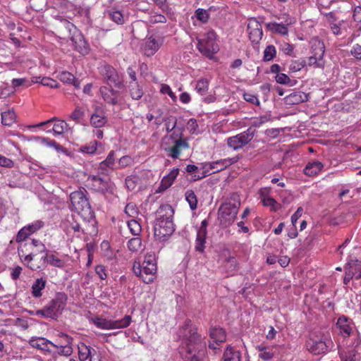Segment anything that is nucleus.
<instances>
[{
	"mask_svg": "<svg viewBox=\"0 0 361 361\" xmlns=\"http://www.w3.org/2000/svg\"><path fill=\"white\" fill-rule=\"evenodd\" d=\"M160 92L163 94L169 95L173 102L176 101L177 97L169 85L161 84L160 86Z\"/></svg>",
	"mask_w": 361,
	"mask_h": 361,
	"instance_id": "864d4df0",
	"label": "nucleus"
},
{
	"mask_svg": "<svg viewBox=\"0 0 361 361\" xmlns=\"http://www.w3.org/2000/svg\"><path fill=\"white\" fill-rule=\"evenodd\" d=\"M207 235L204 231L197 232L195 239V251L203 253L205 249Z\"/></svg>",
	"mask_w": 361,
	"mask_h": 361,
	"instance_id": "f704fd0d",
	"label": "nucleus"
},
{
	"mask_svg": "<svg viewBox=\"0 0 361 361\" xmlns=\"http://www.w3.org/2000/svg\"><path fill=\"white\" fill-rule=\"evenodd\" d=\"M224 361H240V353L232 348H227L224 354Z\"/></svg>",
	"mask_w": 361,
	"mask_h": 361,
	"instance_id": "ea45409f",
	"label": "nucleus"
},
{
	"mask_svg": "<svg viewBox=\"0 0 361 361\" xmlns=\"http://www.w3.org/2000/svg\"><path fill=\"white\" fill-rule=\"evenodd\" d=\"M255 132L252 128H248L235 136L227 139V145L233 150L243 148L248 144L254 137Z\"/></svg>",
	"mask_w": 361,
	"mask_h": 361,
	"instance_id": "f8f14e48",
	"label": "nucleus"
},
{
	"mask_svg": "<svg viewBox=\"0 0 361 361\" xmlns=\"http://www.w3.org/2000/svg\"><path fill=\"white\" fill-rule=\"evenodd\" d=\"M353 18L355 23L354 27L361 32V7L357 6L353 11Z\"/></svg>",
	"mask_w": 361,
	"mask_h": 361,
	"instance_id": "de8ad7c7",
	"label": "nucleus"
},
{
	"mask_svg": "<svg viewBox=\"0 0 361 361\" xmlns=\"http://www.w3.org/2000/svg\"><path fill=\"white\" fill-rule=\"evenodd\" d=\"M106 14L111 20L118 25H122L125 22V16L121 11L111 8L106 12Z\"/></svg>",
	"mask_w": 361,
	"mask_h": 361,
	"instance_id": "c9c22d12",
	"label": "nucleus"
},
{
	"mask_svg": "<svg viewBox=\"0 0 361 361\" xmlns=\"http://www.w3.org/2000/svg\"><path fill=\"white\" fill-rule=\"evenodd\" d=\"M166 17L161 14H154L149 18V22L151 23H166Z\"/></svg>",
	"mask_w": 361,
	"mask_h": 361,
	"instance_id": "774afa93",
	"label": "nucleus"
},
{
	"mask_svg": "<svg viewBox=\"0 0 361 361\" xmlns=\"http://www.w3.org/2000/svg\"><path fill=\"white\" fill-rule=\"evenodd\" d=\"M129 91L133 99H140L143 95V91L137 82H130Z\"/></svg>",
	"mask_w": 361,
	"mask_h": 361,
	"instance_id": "4c0bfd02",
	"label": "nucleus"
},
{
	"mask_svg": "<svg viewBox=\"0 0 361 361\" xmlns=\"http://www.w3.org/2000/svg\"><path fill=\"white\" fill-rule=\"evenodd\" d=\"M133 161V160L131 157L123 156L121 158H120L118 161V164L121 168H124L132 164Z\"/></svg>",
	"mask_w": 361,
	"mask_h": 361,
	"instance_id": "338daca9",
	"label": "nucleus"
},
{
	"mask_svg": "<svg viewBox=\"0 0 361 361\" xmlns=\"http://www.w3.org/2000/svg\"><path fill=\"white\" fill-rule=\"evenodd\" d=\"M275 80L279 84L293 85V84L291 83L290 79L285 73H280L276 74V75L275 77Z\"/></svg>",
	"mask_w": 361,
	"mask_h": 361,
	"instance_id": "4d7b16f0",
	"label": "nucleus"
},
{
	"mask_svg": "<svg viewBox=\"0 0 361 361\" xmlns=\"http://www.w3.org/2000/svg\"><path fill=\"white\" fill-rule=\"evenodd\" d=\"M187 130L192 134L197 133L198 124L195 118H190L186 126Z\"/></svg>",
	"mask_w": 361,
	"mask_h": 361,
	"instance_id": "13d9d810",
	"label": "nucleus"
},
{
	"mask_svg": "<svg viewBox=\"0 0 361 361\" xmlns=\"http://www.w3.org/2000/svg\"><path fill=\"white\" fill-rule=\"evenodd\" d=\"M78 357L80 361H86L90 358V361L91 360V355L92 351H94L90 346L85 345L83 343H80L78 344Z\"/></svg>",
	"mask_w": 361,
	"mask_h": 361,
	"instance_id": "473e14b6",
	"label": "nucleus"
},
{
	"mask_svg": "<svg viewBox=\"0 0 361 361\" xmlns=\"http://www.w3.org/2000/svg\"><path fill=\"white\" fill-rule=\"evenodd\" d=\"M71 208L82 216H89L92 214V209L87 197V191L79 190L70 195Z\"/></svg>",
	"mask_w": 361,
	"mask_h": 361,
	"instance_id": "6e6552de",
	"label": "nucleus"
},
{
	"mask_svg": "<svg viewBox=\"0 0 361 361\" xmlns=\"http://www.w3.org/2000/svg\"><path fill=\"white\" fill-rule=\"evenodd\" d=\"M54 122L52 126V131L54 135H61L66 130H67L68 125L63 120H56L55 118L47 121L45 122L40 123L38 126H49L51 125V123Z\"/></svg>",
	"mask_w": 361,
	"mask_h": 361,
	"instance_id": "bb28decb",
	"label": "nucleus"
},
{
	"mask_svg": "<svg viewBox=\"0 0 361 361\" xmlns=\"http://www.w3.org/2000/svg\"><path fill=\"white\" fill-rule=\"evenodd\" d=\"M345 274L343 279V282L345 284H348L351 279L353 278L355 279H359L360 278V274H358V272H355L352 270V269H345Z\"/></svg>",
	"mask_w": 361,
	"mask_h": 361,
	"instance_id": "603ef678",
	"label": "nucleus"
},
{
	"mask_svg": "<svg viewBox=\"0 0 361 361\" xmlns=\"http://www.w3.org/2000/svg\"><path fill=\"white\" fill-rule=\"evenodd\" d=\"M243 98L246 102H250L251 104H256L257 106H259V104H260V102H259L258 98L257 97L256 95H255L253 94L247 93V92L244 93Z\"/></svg>",
	"mask_w": 361,
	"mask_h": 361,
	"instance_id": "052dcab7",
	"label": "nucleus"
},
{
	"mask_svg": "<svg viewBox=\"0 0 361 361\" xmlns=\"http://www.w3.org/2000/svg\"><path fill=\"white\" fill-rule=\"evenodd\" d=\"M133 269L135 274L139 276L144 283L153 282L157 271L155 252L152 251L147 252L142 264H141L140 262H135Z\"/></svg>",
	"mask_w": 361,
	"mask_h": 361,
	"instance_id": "7ed1b4c3",
	"label": "nucleus"
},
{
	"mask_svg": "<svg viewBox=\"0 0 361 361\" xmlns=\"http://www.w3.org/2000/svg\"><path fill=\"white\" fill-rule=\"evenodd\" d=\"M40 83L51 88L59 87V83L56 80L47 77H43L40 80Z\"/></svg>",
	"mask_w": 361,
	"mask_h": 361,
	"instance_id": "bf43d9fd",
	"label": "nucleus"
},
{
	"mask_svg": "<svg viewBox=\"0 0 361 361\" xmlns=\"http://www.w3.org/2000/svg\"><path fill=\"white\" fill-rule=\"evenodd\" d=\"M85 116V111L82 107H76L73 113L70 115V118L74 121L79 123Z\"/></svg>",
	"mask_w": 361,
	"mask_h": 361,
	"instance_id": "3c124183",
	"label": "nucleus"
},
{
	"mask_svg": "<svg viewBox=\"0 0 361 361\" xmlns=\"http://www.w3.org/2000/svg\"><path fill=\"white\" fill-rule=\"evenodd\" d=\"M324 164L319 161H309L303 169L305 175L309 177L317 176L323 169Z\"/></svg>",
	"mask_w": 361,
	"mask_h": 361,
	"instance_id": "393cba45",
	"label": "nucleus"
},
{
	"mask_svg": "<svg viewBox=\"0 0 361 361\" xmlns=\"http://www.w3.org/2000/svg\"><path fill=\"white\" fill-rule=\"evenodd\" d=\"M90 321L97 328L104 330H111L117 329H123L128 327L131 322V317L126 315L121 319L111 320L100 317H92Z\"/></svg>",
	"mask_w": 361,
	"mask_h": 361,
	"instance_id": "9d476101",
	"label": "nucleus"
},
{
	"mask_svg": "<svg viewBox=\"0 0 361 361\" xmlns=\"http://www.w3.org/2000/svg\"><path fill=\"white\" fill-rule=\"evenodd\" d=\"M47 285V280L43 277L35 280L31 286V295L34 298H39L43 295V291Z\"/></svg>",
	"mask_w": 361,
	"mask_h": 361,
	"instance_id": "c85d7f7f",
	"label": "nucleus"
},
{
	"mask_svg": "<svg viewBox=\"0 0 361 361\" xmlns=\"http://www.w3.org/2000/svg\"><path fill=\"white\" fill-rule=\"evenodd\" d=\"M128 247L130 251L137 252L142 250V240L140 238H133L128 242Z\"/></svg>",
	"mask_w": 361,
	"mask_h": 361,
	"instance_id": "c03bdc74",
	"label": "nucleus"
},
{
	"mask_svg": "<svg viewBox=\"0 0 361 361\" xmlns=\"http://www.w3.org/2000/svg\"><path fill=\"white\" fill-rule=\"evenodd\" d=\"M124 213L128 217L136 219L139 215V210L136 204L133 202H130L126 204L124 209Z\"/></svg>",
	"mask_w": 361,
	"mask_h": 361,
	"instance_id": "79ce46f5",
	"label": "nucleus"
},
{
	"mask_svg": "<svg viewBox=\"0 0 361 361\" xmlns=\"http://www.w3.org/2000/svg\"><path fill=\"white\" fill-rule=\"evenodd\" d=\"M360 345L356 346V341H353V345L340 350V357L343 361H355L357 351L360 350Z\"/></svg>",
	"mask_w": 361,
	"mask_h": 361,
	"instance_id": "5701e85b",
	"label": "nucleus"
},
{
	"mask_svg": "<svg viewBox=\"0 0 361 361\" xmlns=\"http://www.w3.org/2000/svg\"><path fill=\"white\" fill-rule=\"evenodd\" d=\"M262 202L264 207H270L273 212H276L280 208V204L271 197H266Z\"/></svg>",
	"mask_w": 361,
	"mask_h": 361,
	"instance_id": "09e8293b",
	"label": "nucleus"
},
{
	"mask_svg": "<svg viewBox=\"0 0 361 361\" xmlns=\"http://www.w3.org/2000/svg\"><path fill=\"white\" fill-rule=\"evenodd\" d=\"M115 166V152L111 151L105 160L99 164V170L102 173H108L109 171L113 170Z\"/></svg>",
	"mask_w": 361,
	"mask_h": 361,
	"instance_id": "c756f323",
	"label": "nucleus"
},
{
	"mask_svg": "<svg viewBox=\"0 0 361 361\" xmlns=\"http://www.w3.org/2000/svg\"><path fill=\"white\" fill-rule=\"evenodd\" d=\"M95 272L101 280H106L107 278L106 271L103 265H97L95 267Z\"/></svg>",
	"mask_w": 361,
	"mask_h": 361,
	"instance_id": "0e129e2a",
	"label": "nucleus"
},
{
	"mask_svg": "<svg viewBox=\"0 0 361 361\" xmlns=\"http://www.w3.org/2000/svg\"><path fill=\"white\" fill-rule=\"evenodd\" d=\"M247 32L250 39L252 42H258L263 35L262 26L255 19L250 20L247 25Z\"/></svg>",
	"mask_w": 361,
	"mask_h": 361,
	"instance_id": "412c9836",
	"label": "nucleus"
},
{
	"mask_svg": "<svg viewBox=\"0 0 361 361\" xmlns=\"http://www.w3.org/2000/svg\"><path fill=\"white\" fill-rule=\"evenodd\" d=\"M209 89V81L206 78L199 80L195 85V90L200 95H205Z\"/></svg>",
	"mask_w": 361,
	"mask_h": 361,
	"instance_id": "37998d69",
	"label": "nucleus"
},
{
	"mask_svg": "<svg viewBox=\"0 0 361 361\" xmlns=\"http://www.w3.org/2000/svg\"><path fill=\"white\" fill-rule=\"evenodd\" d=\"M195 15L197 19L203 23H206L210 16L209 12L203 8H197L195 12Z\"/></svg>",
	"mask_w": 361,
	"mask_h": 361,
	"instance_id": "8fccbe9b",
	"label": "nucleus"
},
{
	"mask_svg": "<svg viewBox=\"0 0 361 361\" xmlns=\"http://www.w3.org/2000/svg\"><path fill=\"white\" fill-rule=\"evenodd\" d=\"M313 55L310 56L307 63L314 68H323L324 66V54L325 47L322 42L316 40L312 45Z\"/></svg>",
	"mask_w": 361,
	"mask_h": 361,
	"instance_id": "ddd939ff",
	"label": "nucleus"
},
{
	"mask_svg": "<svg viewBox=\"0 0 361 361\" xmlns=\"http://www.w3.org/2000/svg\"><path fill=\"white\" fill-rule=\"evenodd\" d=\"M304 67V64L302 62L293 61H291L288 66V69L291 72H297L300 71Z\"/></svg>",
	"mask_w": 361,
	"mask_h": 361,
	"instance_id": "69168bd1",
	"label": "nucleus"
},
{
	"mask_svg": "<svg viewBox=\"0 0 361 361\" xmlns=\"http://www.w3.org/2000/svg\"><path fill=\"white\" fill-rule=\"evenodd\" d=\"M174 212L170 205L161 207L157 212L154 231V236L159 240H164L175 231L173 222Z\"/></svg>",
	"mask_w": 361,
	"mask_h": 361,
	"instance_id": "f03ea898",
	"label": "nucleus"
},
{
	"mask_svg": "<svg viewBox=\"0 0 361 361\" xmlns=\"http://www.w3.org/2000/svg\"><path fill=\"white\" fill-rule=\"evenodd\" d=\"M161 146L166 155L174 159L179 158L183 149L189 147L188 141L175 133L164 136Z\"/></svg>",
	"mask_w": 361,
	"mask_h": 361,
	"instance_id": "39448f33",
	"label": "nucleus"
},
{
	"mask_svg": "<svg viewBox=\"0 0 361 361\" xmlns=\"http://www.w3.org/2000/svg\"><path fill=\"white\" fill-rule=\"evenodd\" d=\"M16 115L13 110H8L1 113V123L4 126H11L16 122Z\"/></svg>",
	"mask_w": 361,
	"mask_h": 361,
	"instance_id": "e433bc0d",
	"label": "nucleus"
},
{
	"mask_svg": "<svg viewBox=\"0 0 361 361\" xmlns=\"http://www.w3.org/2000/svg\"><path fill=\"white\" fill-rule=\"evenodd\" d=\"M88 181L91 184L92 188L101 192H113L114 190V183L109 179H103L100 177L92 176H90Z\"/></svg>",
	"mask_w": 361,
	"mask_h": 361,
	"instance_id": "dca6fc26",
	"label": "nucleus"
},
{
	"mask_svg": "<svg viewBox=\"0 0 361 361\" xmlns=\"http://www.w3.org/2000/svg\"><path fill=\"white\" fill-rule=\"evenodd\" d=\"M127 223L130 233L134 235H139L142 231L140 224L135 219L128 220Z\"/></svg>",
	"mask_w": 361,
	"mask_h": 361,
	"instance_id": "a18cd8bd",
	"label": "nucleus"
},
{
	"mask_svg": "<svg viewBox=\"0 0 361 361\" xmlns=\"http://www.w3.org/2000/svg\"><path fill=\"white\" fill-rule=\"evenodd\" d=\"M256 349L257 350L259 354L258 357L264 360L268 361L273 358L274 353L271 347L267 346L264 344H259L256 346Z\"/></svg>",
	"mask_w": 361,
	"mask_h": 361,
	"instance_id": "2f4dec72",
	"label": "nucleus"
},
{
	"mask_svg": "<svg viewBox=\"0 0 361 361\" xmlns=\"http://www.w3.org/2000/svg\"><path fill=\"white\" fill-rule=\"evenodd\" d=\"M66 306V298L63 295L56 297L52 300L47 305V307L51 314V319L56 318L62 312Z\"/></svg>",
	"mask_w": 361,
	"mask_h": 361,
	"instance_id": "a211bd4d",
	"label": "nucleus"
},
{
	"mask_svg": "<svg viewBox=\"0 0 361 361\" xmlns=\"http://www.w3.org/2000/svg\"><path fill=\"white\" fill-rule=\"evenodd\" d=\"M43 226H44L43 221H42L40 220H37L27 226H24V228L26 230H28V231L30 232V233L32 234V233L36 232L37 231H38L39 229H40Z\"/></svg>",
	"mask_w": 361,
	"mask_h": 361,
	"instance_id": "5fc2aeb1",
	"label": "nucleus"
},
{
	"mask_svg": "<svg viewBox=\"0 0 361 361\" xmlns=\"http://www.w3.org/2000/svg\"><path fill=\"white\" fill-rule=\"evenodd\" d=\"M197 40L198 51L207 58L212 59L219 50L216 43L217 35L213 30H209L197 37Z\"/></svg>",
	"mask_w": 361,
	"mask_h": 361,
	"instance_id": "423d86ee",
	"label": "nucleus"
},
{
	"mask_svg": "<svg viewBox=\"0 0 361 361\" xmlns=\"http://www.w3.org/2000/svg\"><path fill=\"white\" fill-rule=\"evenodd\" d=\"M107 119L102 112L96 111L90 118V124L94 128H101L105 125Z\"/></svg>",
	"mask_w": 361,
	"mask_h": 361,
	"instance_id": "72a5a7b5",
	"label": "nucleus"
},
{
	"mask_svg": "<svg viewBox=\"0 0 361 361\" xmlns=\"http://www.w3.org/2000/svg\"><path fill=\"white\" fill-rule=\"evenodd\" d=\"M59 79L65 83H72L74 81V75L66 71H63L59 75Z\"/></svg>",
	"mask_w": 361,
	"mask_h": 361,
	"instance_id": "6e6d98bb",
	"label": "nucleus"
},
{
	"mask_svg": "<svg viewBox=\"0 0 361 361\" xmlns=\"http://www.w3.org/2000/svg\"><path fill=\"white\" fill-rule=\"evenodd\" d=\"M30 235H31L30 232H29L28 230H26L23 227L18 231L17 236H16V241L17 242H23Z\"/></svg>",
	"mask_w": 361,
	"mask_h": 361,
	"instance_id": "680f3d73",
	"label": "nucleus"
},
{
	"mask_svg": "<svg viewBox=\"0 0 361 361\" xmlns=\"http://www.w3.org/2000/svg\"><path fill=\"white\" fill-rule=\"evenodd\" d=\"M295 23L293 18H288L286 20V25L281 23H277L275 22H270L266 23V27L273 34H279L283 36L288 35V25H292Z\"/></svg>",
	"mask_w": 361,
	"mask_h": 361,
	"instance_id": "6ab92c4d",
	"label": "nucleus"
},
{
	"mask_svg": "<svg viewBox=\"0 0 361 361\" xmlns=\"http://www.w3.org/2000/svg\"><path fill=\"white\" fill-rule=\"evenodd\" d=\"M240 202L238 200H229L224 202L219 209V219L225 226L232 224L238 212Z\"/></svg>",
	"mask_w": 361,
	"mask_h": 361,
	"instance_id": "0eeeda50",
	"label": "nucleus"
},
{
	"mask_svg": "<svg viewBox=\"0 0 361 361\" xmlns=\"http://www.w3.org/2000/svg\"><path fill=\"white\" fill-rule=\"evenodd\" d=\"M182 339L180 353L185 361H207L205 357V343L197 334L191 321H186L179 329Z\"/></svg>",
	"mask_w": 361,
	"mask_h": 361,
	"instance_id": "f257e3e1",
	"label": "nucleus"
},
{
	"mask_svg": "<svg viewBox=\"0 0 361 361\" xmlns=\"http://www.w3.org/2000/svg\"><path fill=\"white\" fill-rule=\"evenodd\" d=\"M163 39L159 36H149L146 37L141 47L142 53L147 56H153L161 47Z\"/></svg>",
	"mask_w": 361,
	"mask_h": 361,
	"instance_id": "2eb2a0df",
	"label": "nucleus"
},
{
	"mask_svg": "<svg viewBox=\"0 0 361 361\" xmlns=\"http://www.w3.org/2000/svg\"><path fill=\"white\" fill-rule=\"evenodd\" d=\"M61 337H63L65 338L66 344L65 345H58V348H56V349H58L57 353L59 355L69 357L73 353V348L71 345L73 338L65 334H63L61 335Z\"/></svg>",
	"mask_w": 361,
	"mask_h": 361,
	"instance_id": "7c9ffc66",
	"label": "nucleus"
},
{
	"mask_svg": "<svg viewBox=\"0 0 361 361\" xmlns=\"http://www.w3.org/2000/svg\"><path fill=\"white\" fill-rule=\"evenodd\" d=\"M239 160L238 156L231 158H226L212 162L202 163L201 169L202 170L201 176H195V180H199L206 177L209 174L219 172L227 167L235 164Z\"/></svg>",
	"mask_w": 361,
	"mask_h": 361,
	"instance_id": "1a4fd4ad",
	"label": "nucleus"
},
{
	"mask_svg": "<svg viewBox=\"0 0 361 361\" xmlns=\"http://www.w3.org/2000/svg\"><path fill=\"white\" fill-rule=\"evenodd\" d=\"M308 94L303 92H293L284 98L285 103L288 105H295L308 100Z\"/></svg>",
	"mask_w": 361,
	"mask_h": 361,
	"instance_id": "a878e982",
	"label": "nucleus"
},
{
	"mask_svg": "<svg viewBox=\"0 0 361 361\" xmlns=\"http://www.w3.org/2000/svg\"><path fill=\"white\" fill-rule=\"evenodd\" d=\"M0 166L6 168H13L14 166V162L11 159L0 154Z\"/></svg>",
	"mask_w": 361,
	"mask_h": 361,
	"instance_id": "e2e57ef3",
	"label": "nucleus"
},
{
	"mask_svg": "<svg viewBox=\"0 0 361 361\" xmlns=\"http://www.w3.org/2000/svg\"><path fill=\"white\" fill-rule=\"evenodd\" d=\"M209 334L211 339L209 347L214 350L219 349L218 346L226 339V332L221 328H211Z\"/></svg>",
	"mask_w": 361,
	"mask_h": 361,
	"instance_id": "f3484780",
	"label": "nucleus"
},
{
	"mask_svg": "<svg viewBox=\"0 0 361 361\" xmlns=\"http://www.w3.org/2000/svg\"><path fill=\"white\" fill-rule=\"evenodd\" d=\"M29 344L35 348L44 352H51V347L58 348L56 345L44 337L32 338L29 341Z\"/></svg>",
	"mask_w": 361,
	"mask_h": 361,
	"instance_id": "4be33fe9",
	"label": "nucleus"
},
{
	"mask_svg": "<svg viewBox=\"0 0 361 361\" xmlns=\"http://www.w3.org/2000/svg\"><path fill=\"white\" fill-rule=\"evenodd\" d=\"M18 252L23 263L32 271H37L42 269L45 262L51 266L60 269H63L66 266V262L63 259L59 258L53 254H46L45 256L41 258L39 262H36L33 256L31 254L25 255L21 247L18 248Z\"/></svg>",
	"mask_w": 361,
	"mask_h": 361,
	"instance_id": "20e7f679",
	"label": "nucleus"
},
{
	"mask_svg": "<svg viewBox=\"0 0 361 361\" xmlns=\"http://www.w3.org/2000/svg\"><path fill=\"white\" fill-rule=\"evenodd\" d=\"M178 173L179 169L178 168H175L173 169L169 174L164 176L159 186L158 191L162 192L171 187L175 179L177 178Z\"/></svg>",
	"mask_w": 361,
	"mask_h": 361,
	"instance_id": "b1692460",
	"label": "nucleus"
},
{
	"mask_svg": "<svg viewBox=\"0 0 361 361\" xmlns=\"http://www.w3.org/2000/svg\"><path fill=\"white\" fill-rule=\"evenodd\" d=\"M100 93L103 99L110 104H116L118 103V92L108 87H102Z\"/></svg>",
	"mask_w": 361,
	"mask_h": 361,
	"instance_id": "cd10ccee",
	"label": "nucleus"
},
{
	"mask_svg": "<svg viewBox=\"0 0 361 361\" xmlns=\"http://www.w3.org/2000/svg\"><path fill=\"white\" fill-rule=\"evenodd\" d=\"M66 28L70 32L73 30L75 31L73 35L71 37V41L74 44L75 49L82 55L87 54L90 51V47L82 35L77 32L74 25L70 22H66Z\"/></svg>",
	"mask_w": 361,
	"mask_h": 361,
	"instance_id": "4468645a",
	"label": "nucleus"
},
{
	"mask_svg": "<svg viewBox=\"0 0 361 361\" xmlns=\"http://www.w3.org/2000/svg\"><path fill=\"white\" fill-rule=\"evenodd\" d=\"M101 145L100 142H98L96 140L91 141L90 143L82 146L80 148V152L85 154H95L97 147Z\"/></svg>",
	"mask_w": 361,
	"mask_h": 361,
	"instance_id": "58836bf2",
	"label": "nucleus"
},
{
	"mask_svg": "<svg viewBox=\"0 0 361 361\" xmlns=\"http://www.w3.org/2000/svg\"><path fill=\"white\" fill-rule=\"evenodd\" d=\"M327 344L322 338H310L307 342V350L314 355H320L326 352Z\"/></svg>",
	"mask_w": 361,
	"mask_h": 361,
	"instance_id": "aec40b11",
	"label": "nucleus"
},
{
	"mask_svg": "<svg viewBox=\"0 0 361 361\" xmlns=\"http://www.w3.org/2000/svg\"><path fill=\"white\" fill-rule=\"evenodd\" d=\"M276 55V49L274 45L267 46L264 51L263 59L264 61H269L274 59Z\"/></svg>",
	"mask_w": 361,
	"mask_h": 361,
	"instance_id": "49530a36",
	"label": "nucleus"
},
{
	"mask_svg": "<svg viewBox=\"0 0 361 361\" xmlns=\"http://www.w3.org/2000/svg\"><path fill=\"white\" fill-rule=\"evenodd\" d=\"M336 328L343 337L352 336L353 340L356 341V346L360 345L355 326L351 319L345 316L340 317L336 323Z\"/></svg>",
	"mask_w": 361,
	"mask_h": 361,
	"instance_id": "9b49d317",
	"label": "nucleus"
},
{
	"mask_svg": "<svg viewBox=\"0 0 361 361\" xmlns=\"http://www.w3.org/2000/svg\"><path fill=\"white\" fill-rule=\"evenodd\" d=\"M185 196L190 209L195 210L197 208V198L195 192L192 190H188L185 192Z\"/></svg>",
	"mask_w": 361,
	"mask_h": 361,
	"instance_id": "a19ab883",
	"label": "nucleus"
}]
</instances>
